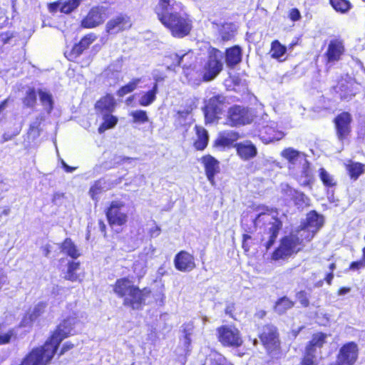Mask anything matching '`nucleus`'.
<instances>
[{"label": "nucleus", "instance_id": "obj_1", "mask_svg": "<svg viewBox=\"0 0 365 365\" xmlns=\"http://www.w3.org/2000/svg\"><path fill=\"white\" fill-rule=\"evenodd\" d=\"M182 10V4L175 0H159L155 7L159 20L177 38L187 36L192 29L191 20Z\"/></svg>", "mask_w": 365, "mask_h": 365}, {"label": "nucleus", "instance_id": "obj_2", "mask_svg": "<svg viewBox=\"0 0 365 365\" xmlns=\"http://www.w3.org/2000/svg\"><path fill=\"white\" fill-rule=\"evenodd\" d=\"M257 212L258 213L253 220V223L256 227H264L261 242L268 250L277 237L282 227V222L277 218L276 211L270 210L265 207H257Z\"/></svg>", "mask_w": 365, "mask_h": 365}, {"label": "nucleus", "instance_id": "obj_3", "mask_svg": "<svg viewBox=\"0 0 365 365\" xmlns=\"http://www.w3.org/2000/svg\"><path fill=\"white\" fill-rule=\"evenodd\" d=\"M113 291L118 297L124 298L125 306L133 309H138L145 304L147 297L150 295L149 291L139 289L126 278L118 279L113 286Z\"/></svg>", "mask_w": 365, "mask_h": 365}, {"label": "nucleus", "instance_id": "obj_4", "mask_svg": "<svg viewBox=\"0 0 365 365\" xmlns=\"http://www.w3.org/2000/svg\"><path fill=\"white\" fill-rule=\"evenodd\" d=\"M223 53L220 50L210 48L208 58L203 67V79L206 81L213 80L222 70Z\"/></svg>", "mask_w": 365, "mask_h": 365}, {"label": "nucleus", "instance_id": "obj_5", "mask_svg": "<svg viewBox=\"0 0 365 365\" xmlns=\"http://www.w3.org/2000/svg\"><path fill=\"white\" fill-rule=\"evenodd\" d=\"M217 339L224 346L227 347H239L243 340L240 331L232 325H223L217 329Z\"/></svg>", "mask_w": 365, "mask_h": 365}, {"label": "nucleus", "instance_id": "obj_6", "mask_svg": "<svg viewBox=\"0 0 365 365\" xmlns=\"http://www.w3.org/2000/svg\"><path fill=\"white\" fill-rule=\"evenodd\" d=\"M106 216L110 225L116 232L120 231V227L125 225L128 220L127 212L125 205L120 201H113L106 212Z\"/></svg>", "mask_w": 365, "mask_h": 365}, {"label": "nucleus", "instance_id": "obj_7", "mask_svg": "<svg viewBox=\"0 0 365 365\" xmlns=\"http://www.w3.org/2000/svg\"><path fill=\"white\" fill-rule=\"evenodd\" d=\"M262 126L259 130V137L264 144L279 140L284 137V133L277 129V123L269 120L267 114L262 115Z\"/></svg>", "mask_w": 365, "mask_h": 365}, {"label": "nucleus", "instance_id": "obj_8", "mask_svg": "<svg viewBox=\"0 0 365 365\" xmlns=\"http://www.w3.org/2000/svg\"><path fill=\"white\" fill-rule=\"evenodd\" d=\"M300 250L299 237L292 232L290 235L284 237L279 247L274 252L272 259L278 260L290 256Z\"/></svg>", "mask_w": 365, "mask_h": 365}, {"label": "nucleus", "instance_id": "obj_9", "mask_svg": "<svg viewBox=\"0 0 365 365\" xmlns=\"http://www.w3.org/2000/svg\"><path fill=\"white\" fill-rule=\"evenodd\" d=\"M194 330L192 322L185 323L181 327V331L183 336L180 339L179 346L176 349V353L179 356L178 360L183 365L186 361V357L191 351V336Z\"/></svg>", "mask_w": 365, "mask_h": 365}, {"label": "nucleus", "instance_id": "obj_10", "mask_svg": "<svg viewBox=\"0 0 365 365\" xmlns=\"http://www.w3.org/2000/svg\"><path fill=\"white\" fill-rule=\"evenodd\" d=\"M227 119L232 126L244 125L252 122L254 114L247 108L234 106L229 108Z\"/></svg>", "mask_w": 365, "mask_h": 365}, {"label": "nucleus", "instance_id": "obj_11", "mask_svg": "<svg viewBox=\"0 0 365 365\" xmlns=\"http://www.w3.org/2000/svg\"><path fill=\"white\" fill-rule=\"evenodd\" d=\"M326 334L318 333L313 336L309 344L306 347L304 359L300 365H314L317 359V349L325 342Z\"/></svg>", "mask_w": 365, "mask_h": 365}, {"label": "nucleus", "instance_id": "obj_12", "mask_svg": "<svg viewBox=\"0 0 365 365\" xmlns=\"http://www.w3.org/2000/svg\"><path fill=\"white\" fill-rule=\"evenodd\" d=\"M197 108L194 98H189L185 101L176 111L175 121L178 125L184 126L190 124L192 121V112Z\"/></svg>", "mask_w": 365, "mask_h": 365}, {"label": "nucleus", "instance_id": "obj_13", "mask_svg": "<svg viewBox=\"0 0 365 365\" xmlns=\"http://www.w3.org/2000/svg\"><path fill=\"white\" fill-rule=\"evenodd\" d=\"M259 339L264 347L269 352L277 349L279 345L278 333L273 325L264 326L259 333Z\"/></svg>", "mask_w": 365, "mask_h": 365}, {"label": "nucleus", "instance_id": "obj_14", "mask_svg": "<svg viewBox=\"0 0 365 365\" xmlns=\"http://www.w3.org/2000/svg\"><path fill=\"white\" fill-rule=\"evenodd\" d=\"M359 86L351 78L347 77L339 81L334 89L341 99L349 101L356 95L359 90Z\"/></svg>", "mask_w": 365, "mask_h": 365}, {"label": "nucleus", "instance_id": "obj_15", "mask_svg": "<svg viewBox=\"0 0 365 365\" xmlns=\"http://www.w3.org/2000/svg\"><path fill=\"white\" fill-rule=\"evenodd\" d=\"M358 346L354 342L344 344L339 351L337 363L331 365H353L358 357Z\"/></svg>", "mask_w": 365, "mask_h": 365}, {"label": "nucleus", "instance_id": "obj_16", "mask_svg": "<svg viewBox=\"0 0 365 365\" xmlns=\"http://www.w3.org/2000/svg\"><path fill=\"white\" fill-rule=\"evenodd\" d=\"M132 26L130 18L123 14H120L110 19L106 24V31L109 34H116L129 29Z\"/></svg>", "mask_w": 365, "mask_h": 365}, {"label": "nucleus", "instance_id": "obj_17", "mask_svg": "<svg viewBox=\"0 0 365 365\" xmlns=\"http://www.w3.org/2000/svg\"><path fill=\"white\" fill-rule=\"evenodd\" d=\"M106 11L107 9L103 6L92 8L88 15L82 20V26L93 28L100 25L107 17Z\"/></svg>", "mask_w": 365, "mask_h": 365}, {"label": "nucleus", "instance_id": "obj_18", "mask_svg": "<svg viewBox=\"0 0 365 365\" xmlns=\"http://www.w3.org/2000/svg\"><path fill=\"white\" fill-rule=\"evenodd\" d=\"M351 115L346 112L338 115L334 120L336 135L339 140L341 143L346 139L351 132Z\"/></svg>", "mask_w": 365, "mask_h": 365}, {"label": "nucleus", "instance_id": "obj_19", "mask_svg": "<svg viewBox=\"0 0 365 365\" xmlns=\"http://www.w3.org/2000/svg\"><path fill=\"white\" fill-rule=\"evenodd\" d=\"M225 98L222 96H215L210 98L205 108V117L207 121L212 122L216 115L221 113Z\"/></svg>", "mask_w": 365, "mask_h": 365}, {"label": "nucleus", "instance_id": "obj_20", "mask_svg": "<svg viewBox=\"0 0 365 365\" xmlns=\"http://www.w3.org/2000/svg\"><path fill=\"white\" fill-rule=\"evenodd\" d=\"M344 52V46L342 41L339 39L331 40L325 53L327 63H334L339 61Z\"/></svg>", "mask_w": 365, "mask_h": 365}, {"label": "nucleus", "instance_id": "obj_21", "mask_svg": "<svg viewBox=\"0 0 365 365\" xmlns=\"http://www.w3.org/2000/svg\"><path fill=\"white\" fill-rule=\"evenodd\" d=\"M174 263L175 268L181 272H190L195 267L194 257L185 251L176 255Z\"/></svg>", "mask_w": 365, "mask_h": 365}, {"label": "nucleus", "instance_id": "obj_22", "mask_svg": "<svg viewBox=\"0 0 365 365\" xmlns=\"http://www.w3.org/2000/svg\"><path fill=\"white\" fill-rule=\"evenodd\" d=\"M237 154L242 160H250L257 154L256 146L250 140H245L235 144Z\"/></svg>", "mask_w": 365, "mask_h": 365}, {"label": "nucleus", "instance_id": "obj_23", "mask_svg": "<svg viewBox=\"0 0 365 365\" xmlns=\"http://www.w3.org/2000/svg\"><path fill=\"white\" fill-rule=\"evenodd\" d=\"M202 163L204 165L206 176L212 185H215V176L220 172L219 162L211 155L202 158Z\"/></svg>", "mask_w": 365, "mask_h": 365}, {"label": "nucleus", "instance_id": "obj_24", "mask_svg": "<svg viewBox=\"0 0 365 365\" xmlns=\"http://www.w3.org/2000/svg\"><path fill=\"white\" fill-rule=\"evenodd\" d=\"M167 58L173 60V63L168 66V69H173V67L177 66H182L183 68H189L194 61L193 53L190 51L185 53H173L169 57H167Z\"/></svg>", "mask_w": 365, "mask_h": 365}, {"label": "nucleus", "instance_id": "obj_25", "mask_svg": "<svg viewBox=\"0 0 365 365\" xmlns=\"http://www.w3.org/2000/svg\"><path fill=\"white\" fill-rule=\"evenodd\" d=\"M116 102L112 95L108 94L102 97L96 103V109L102 115L112 113L115 108Z\"/></svg>", "mask_w": 365, "mask_h": 365}, {"label": "nucleus", "instance_id": "obj_26", "mask_svg": "<svg viewBox=\"0 0 365 365\" xmlns=\"http://www.w3.org/2000/svg\"><path fill=\"white\" fill-rule=\"evenodd\" d=\"M79 270L80 263L78 262H69L64 273V279L71 282H81L84 275L83 273L78 272Z\"/></svg>", "mask_w": 365, "mask_h": 365}, {"label": "nucleus", "instance_id": "obj_27", "mask_svg": "<svg viewBox=\"0 0 365 365\" xmlns=\"http://www.w3.org/2000/svg\"><path fill=\"white\" fill-rule=\"evenodd\" d=\"M285 193L287 197H289L294 204L299 207H304L309 205L310 200L303 192H299L292 187L287 186L285 190Z\"/></svg>", "mask_w": 365, "mask_h": 365}, {"label": "nucleus", "instance_id": "obj_28", "mask_svg": "<svg viewBox=\"0 0 365 365\" xmlns=\"http://www.w3.org/2000/svg\"><path fill=\"white\" fill-rule=\"evenodd\" d=\"M242 61V50L240 47L235 46L227 48L225 53V61L228 67L232 68Z\"/></svg>", "mask_w": 365, "mask_h": 365}, {"label": "nucleus", "instance_id": "obj_29", "mask_svg": "<svg viewBox=\"0 0 365 365\" xmlns=\"http://www.w3.org/2000/svg\"><path fill=\"white\" fill-rule=\"evenodd\" d=\"M281 155L292 165L301 163L306 158V155L303 153L292 148H288L283 150L281 153Z\"/></svg>", "mask_w": 365, "mask_h": 365}, {"label": "nucleus", "instance_id": "obj_30", "mask_svg": "<svg viewBox=\"0 0 365 365\" xmlns=\"http://www.w3.org/2000/svg\"><path fill=\"white\" fill-rule=\"evenodd\" d=\"M323 217L317 212L312 211L307 215V223L304 226L316 233L323 225Z\"/></svg>", "mask_w": 365, "mask_h": 365}, {"label": "nucleus", "instance_id": "obj_31", "mask_svg": "<svg viewBox=\"0 0 365 365\" xmlns=\"http://www.w3.org/2000/svg\"><path fill=\"white\" fill-rule=\"evenodd\" d=\"M318 173L320 180L328 191L329 190H334L336 187L337 180L334 175L323 168H320Z\"/></svg>", "mask_w": 365, "mask_h": 365}, {"label": "nucleus", "instance_id": "obj_32", "mask_svg": "<svg viewBox=\"0 0 365 365\" xmlns=\"http://www.w3.org/2000/svg\"><path fill=\"white\" fill-rule=\"evenodd\" d=\"M158 93V86L153 84L150 90L141 93L138 103L141 106H149L156 100V95Z\"/></svg>", "mask_w": 365, "mask_h": 365}, {"label": "nucleus", "instance_id": "obj_33", "mask_svg": "<svg viewBox=\"0 0 365 365\" xmlns=\"http://www.w3.org/2000/svg\"><path fill=\"white\" fill-rule=\"evenodd\" d=\"M239 138L240 135L237 132L232 130L224 131L220 133L216 142L219 145L227 147L231 145Z\"/></svg>", "mask_w": 365, "mask_h": 365}, {"label": "nucleus", "instance_id": "obj_34", "mask_svg": "<svg viewBox=\"0 0 365 365\" xmlns=\"http://www.w3.org/2000/svg\"><path fill=\"white\" fill-rule=\"evenodd\" d=\"M61 252L67 255L73 259L78 258L81 253L74 242L70 238H66L61 245Z\"/></svg>", "mask_w": 365, "mask_h": 365}, {"label": "nucleus", "instance_id": "obj_35", "mask_svg": "<svg viewBox=\"0 0 365 365\" xmlns=\"http://www.w3.org/2000/svg\"><path fill=\"white\" fill-rule=\"evenodd\" d=\"M345 166L350 178L354 180L364 173V165L362 163L349 160Z\"/></svg>", "mask_w": 365, "mask_h": 365}, {"label": "nucleus", "instance_id": "obj_36", "mask_svg": "<svg viewBox=\"0 0 365 365\" xmlns=\"http://www.w3.org/2000/svg\"><path fill=\"white\" fill-rule=\"evenodd\" d=\"M197 140L195 141L194 145L197 150H204L208 143V134L207 130L200 126H195Z\"/></svg>", "mask_w": 365, "mask_h": 365}, {"label": "nucleus", "instance_id": "obj_37", "mask_svg": "<svg viewBox=\"0 0 365 365\" xmlns=\"http://www.w3.org/2000/svg\"><path fill=\"white\" fill-rule=\"evenodd\" d=\"M96 39V36L93 34H90L84 36L81 41L78 43L76 44L73 49L72 52L76 56H79L82 53V52L86 49Z\"/></svg>", "mask_w": 365, "mask_h": 365}, {"label": "nucleus", "instance_id": "obj_38", "mask_svg": "<svg viewBox=\"0 0 365 365\" xmlns=\"http://www.w3.org/2000/svg\"><path fill=\"white\" fill-rule=\"evenodd\" d=\"M286 52L287 48L281 44L279 41L275 40L272 43L270 53L272 58L283 61L286 59Z\"/></svg>", "mask_w": 365, "mask_h": 365}, {"label": "nucleus", "instance_id": "obj_39", "mask_svg": "<svg viewBox=\"0 0 365 365\" xmlns=\"http://www.w3.org/2000/svg\"><path fill=\"white\" fill-rule=\"evenodd\" d=\"M38 96L44 110L50 113L53 108V100L51 93L46 90H38Z\"/></svg>", "mask_w": 365, "mask_h": 365}, {"label": "nucleus", "instance_id": "obj_40", "mask_svg": "<svg viewBox=\"0 0 365 365\" xmlns=\"http://www.w3.org/2000/svg\"><path fill=\"white\" fill-rule=\"evenodd\" d=\"M206 363L209 365H232L221 354L211 351L206 358Z\"/></svg>", "mask_w": 365, "mask_h": 365}, {"label": "nucleus", "instance_id": "obj_41", "mask_svg": "<svg viewBox=\"0 0 365 365\" xmlns=\"http://www.w3.org/2000/svg\"><path fill=\"white\" fill-rule=\"evenodd\" d=\"M236 33V26L232 23H225L219 29V34L223 41L231 39Z\"/></svg>", "mask_w": 365, "mask_h": 365}, {"label": "nucleus", "instance_id": "obj_42", "mask_svg": "<svg viewBox=\"0 0 365 365\" xmlns=\"http://www.w3.org/2000/svg\"><path fill=\"white\" fill-rule=\"evenodd\" d=\"M110 184L105 180H99L96 181L93 185L91 186L89 190L91 197L93 200L98 198V195L103 191L110 189Z\"/></svg>", "mask_w": 365, "mask_h": 365}, {"label": "nucleus", "instance_id": "obj_43", "mask_svg": "<svg viewBox=\"0 0 365 365\" xmlns=\"http://www.w3.org/2000/svg\"><path fill=\"white\" fill-rule=\"evenodd\" d=\"M103 123L98 128V132L103 133L106 130L113 128L118 123L117 117L113 115L111 113L103 114Z\"/></svg>", "mask_w": 365, "mask_h": 365}, {"label": "nucleus", "instance_id": "obj_44", "mask_svg": "<svg viewBox=\"0 0 365 365\" xmlns=\"http://www.w3.org/2000/svg\"><path fill=\"white\" fill-rule=\"evenodd\" d=\"M300 164H302V176L300 179V183L302 185H309L312 179V171L310 169L309 163L305 158L304 160H303Z\"/></svg>", "mask_w": 365, "mask_h": 365}, {"label": "nucleus", "instance_id": "obj_45", "mask_svg": "<svg viewBox=\"0 0 365 365\" xmlns=\"http://www.w3.org/2000/svg\"><path fill=\"white\" fill-rule=\"evenodd\" d=\"M146 264L147 258L144 255L139 256L138 259L133 263V271L138 277H141L145 274Z\"/></svg>", "mask_w": 365, "mask_h": 365}, {"label": "nucleus", "instance_id": "obj_46", "mask_svg": "<svg viewBox=\"0 0 365 365\" xmlns=\"http://www.w3.org/2000/svg\"><path fill=\"white\" fill-rule=\"evenodd\" d=\"M294 305L293 302H292L287 297H282L279 299L275 304L274 309L278 314H283L287 309H291Z\"/></svg>", "mask_w": 365, "mask_h": 365}, {"label": "nucleus", "instance_id": "obj_47", "mask_svg": "<svg viewBox=\"0 0 365 365\" xmlns=\"http://www.w3.org/2000/svg\"><path fill=\"white\" fill-rule=\"evenodd\" d=\"M140 78H134L131 81H130L128 84L124 86H122L118 91V96L120 97H123L125 95L133 92L137 87L138 85L140 83Z\"/></svg>", "mask_w": 365, "mask_h": 365}, {"label": "nucleus", "instance_id": "obj_48", "mask_svg": "<svg viewBox=\"0 0 365 365\" xmlns=\"http://www.w3.org/2000/svg\"><path fill=\"white\" fill-rule=\"evenodd\" d=\"M294 232L295 235H298L299 237V245L304 241H310L315 235V232L304 227V225L299 230H297Z\"/></svg>", "mask_w": 365, "mask_h": 365}, {"label": "nucleus", "instance_id": "obj_49", "mask_svg": "<svg viewBox=\"0 0 365 365\" xmlns=\"http://www.w3.org/2000/svg\"><path fill=\"white\" fill-rule=\"evenodd\" d=\"M331 6L338 12L346 13L351 8V4L346 0H330Z\"/></svg>", "mask_w": 365, "mask_h": 365}, {"label": "nucleus", "instance_id": "obj_50", "mask_svg": "<svg viewBox=\"0 0 365 365\" xmlns=\"http://www.w3.org/2000/svg\"><path fill=\"white\" fill-rule=\"evenodd\" d=\"M130 115L133 118V122L136 123H145L149 120L147 112L143 110L132 111Z\"/></svg>", "mask_w": 365, "mask_h": 365}, {"label": "nucleus", "instance_id": "obj_51", "mask_svg": "<svg viewBox=\"0 0 365 365\" xmlns=\"http://www.w3.org/2000/svg\"><path fill=\"white\" fill-rule=\"evenodd\" d=\"M80 4V0H68V1L62 4L61 6V11L65 14H68L74 10Z\"/></svg>", "mask_w": 365, "mask_h": 365}, {"label": "nucleus", "instance_id": "obj_52", "mask_svg": "<svg viewBox=\"0 0 365 365\" xmlns=\"http://www.w3.org/2000/svg\"><path fill=\"white\" fill-rule=\"evenodd\" d=\"M15 336L16 332L14 329H9L7 331L0 330V344L9 343Z\"/></svg>", "mask_w": 365, "mask_h": 365}, {"label": "nucleus", "instance_id": "obj_53", "mask_svg": "<svg viewBox=\"0 0 365 365\" xmlns=\"http://www.w3.org/2000/svg\"><path fill=\"white\" fill-rule=\"evenodd\" d=\"M36 95L34 89H29L26 92V96L24 100V104L28 107H32L36 103Z\"/></svg>", "mask_w": 365, "mask_h": 365}, {"label": "nucleus", "instance_id": "obj_54", "mask_svg": "<svg viewBox=\"0 0 365 365\" xmlns=\"http://www.w3.org/2000/svg\"><path fill=\"white\" fill-rule=\"evenodd\" d=\"M43 120L44 118L42 115H40L36 118V120L34 121L30 125L29 131L31 134L34 133V135L36 136L39 135L38 127Z\"/></svg>", "mask_w": 365, "mask_h": 365}, {"label": "nucleus", "instance_id": "obj_55", "mask_svg": "<svg viewBox=\"0 0 365 365\" xmlns=\"http://www.w3.org/2000/svg\"><path fill=\"white\" fill-rule=\"evenodd\" d=\"M46 308V304L43 302H39L33 309H29V312L34 317L35 319H37L42 313H43Z\"/></svg>", "mask_w": 365, "mask_h": 365}, {"label": "nucleus", "instance_id": "obj_56", "mask_svg": "<svg viewBox=\"0 0 365 365\" xmlns=\"http://www.w3.org/2000/svg\"><path fill=\"white\" fill-rule=\"evenodd\" d=\"M36 319L34 318V317L31 314V313L29 312H28L25 315L24 317H23L21 322V324H20V326L21 327H31L32 323L35 321Z\"/></svg>", "mask_w": 365, "mask_h": 365}, {"label": "nucleus", "instance_id": "obj_57", "mask_svg": "<svg viewBox=\"0 0 365 365\" xmlns=\"http://www.w3.org/2000/svg\"><path fill=\"white\" fill-rule=\"evenodd\" d=\"M297 299L304 307H307L309 305V297L308 294L304 291H301L297 294Z\"/></svg>", "mask_w": 365, "mask_h": 365}, {"label": "nucleus", "instance_id": "obj_58", "mask_svg": "<svg viewBox=\"0 0 365 365\" xmlns=\"http://www.w3.org/2000/svg\"><path fill=\"white\" fill-rule=\"evenodd\" d=\"M153 78L155 81L153 84H156L158 86V83L165 80V76L161 73L159 71H154L152 73Z\"/></svg>", "mask_w": 365, "mask_h": 365}, {"label": "nucleus", "instance_id": "obj_59", "mask_svg": "<svg viewBox=\"0 0 365 365\" xmlns=\"http://www.w3.org/2000/svg\"><path fill=\"white\" fill-rule=\"evenodd\" d=\"M161 232V229L159 226H158L157 225L154 224L150 229H149V231H148V233H149V235L151 237H157L158 236L160 235Z\"/></svg>", "mask_w": 365, "mask_h": 365}, {"label": "nucleus", "instance_id": "obj_60", "mask_svg": "<svg viewBox=\"0 0 365 365\" xmlns=\"http://www.w3.org/2000/svg\"><path fill=\"white\" fill-rule=\"evenodd\" d=\"M9 284V279L4 270L0 268V290L1 288Z\"/></svg>", "mask_w": 365, "mask_h": 365}, {"label": "nucleus", "instance_id": "obj_61", "mask_svg": "<svg viewBox=\"0 0 365 365\" xmlns=\"http://www.w3.org/2000/svg\"><path fill=\"white\" fill-rule=\"evenodd\" d=\"M289 16L291 20L293 21H297L301 18L300 12L297 9H292L289 12Z\"/></svg>", "mask_w": 365, "mask_h": 365}, {"label": "nucleus", "instance_id": "obj_62", "mask_svg": "<svg viewBox=\"0 0 365 365\" xmlns=\"http://www.w3.org/2000/svg\"><path fill=\"white\" fill-rule=\"evenodd\" d=\"M251 240V236L245 234L243 235V242H242V248L245 252H248L250 248V244L249 243V240Z\"/></svg>", "mask_w": 365, "mask_h": 365}, {"label": "nucleus", "instance_id": "obj_63", "mask_svg": "<svg viewBox=\"0 0 365 365\" xmlns=\"http://www.w3.org/2000/svg\"><path fill=\"white\" fill-rule=\"evenodd\" d=\"M364 267H365V261L363 259H361L360 261H357V262H353L350 264V269H353V270L360 269L361 268H364Z\"/></svg>", "mask_w": 365, "mask_h": 365}, {"label": "nucleus", "instance_id": "obj_64", "mask_svg": "<svg viewBox=\"0 0 365 365\" xmlns=\"http://www.w3.org/2000/svg\"><path fill=\"white\" fill-rule=\"evenodd\" d=\"M165 296L163 292H159L155 295V300L159 305L163 306L165 303Z\"/></svg>", "mask_w": 365, "mask_h": 365}]
</instances>
